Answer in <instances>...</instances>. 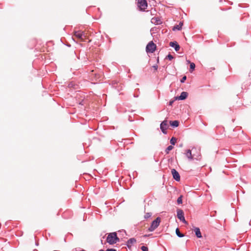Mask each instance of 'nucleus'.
<instances>
[{"instance_id":"f257e3e1","label":"nucleus","mask_w":251,"mask_h":251,"mask_svg":"<svg viewBox=\"0 0 251 251\" xmlns=\"http://www.w3.org/2000/svg\"><path fill=\"white\" fill-rule=\"evenodd\" d=\"M106 241L109 244L113 245L120 241V239L118 237L117 233L113 232L108 234L106 238Z\"/></svg>"},{"instance_id":"f03ea898","label":"nucleus","mask_w":251,"mask_h":251,"mask_svg":"<svg viewBox=\"0 0 251 251\" xmlns=\"http://www.w3.org/2000/svg\"><path fill=\"white\" fill-rule=\"evenodd\" d=\"M160 223V217H157L151 222L150 226L148 228V230L150 232L153 231L159 226Z\"/></svg>"},{"instance_id":"7ed1b4c3","label":"nucleus","mask_w":251,"mask_h":251,"mask_svg":"<svg viewBox=\"0 0 251 251\" xmlns=\"http://www.w3.org/2000/svg\"><path fill=\"white\" fill-rule=\"evenodd\" d=\"M156 48V45L152 42H150L147 45L146 50L147 53H153Z\"/></svg>"},{"instance_id":"20e7f679","label":"nucleus","mask_w":251,"mask_h":251,"mask_svg":"<svg viewBox=\"0 0 251 251\" xmlns=\"http://www.w3.org/2000/svg\"><path fill=\"white\" fill-rule=\"evenodd\" d=\"M137 4L141 11H145L148 7V2L146 0H138Z\"/></svg>"},{"instance_id":"39448f33","label":"nucleus","mask_w":251,"mask_h":251,"mask_svg":"<svg viewBox=\"0 0 251 251\" xmlns=\"http://www.w3.org/2000/svg\"><path fill=\"white\" fill-rule=\"evenodd\" d=\"M177 218L184 224H187V222L185 219L184 214L182 210L177 209L176 210Z\"/></svg>"},{"instance_id":"423d86ee","label":"nucleus","mask_w":251,"mask_h":251,"mask_svg":"<svg viewBox=\"0 0 251 251\" xmlns=\"http://www.w3.org/2000/svg\"><path fill=\"white\" fill-rule=\"evenodd\" d=\"M185 155L186 156V157L190 160H192V159H196L197 160H200L201 158L199 157V156H200L201 155H198V156H197L196 157H195V154H193L192 155V152H191V151L190 150H187L186 151V152L185 153Z\"/></svg>"},{"instance_id":"0eeeda50","label":"nucleus","mask_w":251,"mask_h":251,"mask_svg":"<svg viewBox=\"0 0 251 251\" xmlns=\"http://www.w3.org/2000/svg\"><path fill=\"white\" fill-rule=\"evenodd\" d=\"M168 127V122L167 120H164L161 122L160 125V129L162 132V133L164 134H167L166 129Z\"/></svg>"},{"instance_id":"6e6552de","label":"nucleus","mask_w":251,"mask_h":251,"mask_svg":"<svg viewBox=\"0 0 251 251\" xmlns=\"http://www.w3.org/2000/svg\"><path fill=\"white\" fill-rule=\"evenodd\" d=\"M171 173L173 178L176 181H179L180 180V176L178 172L176 169H173L171 170Z\"/></svg>"},{"instance_id":"1a4fd4ad","label":"nucleus","mask_w":251,"mask_h":251,"mask_svg":"<svg viewBox=\"0 0 251 251\" xmlns=\"http://www.w3.org/2000/svg\"><path fill=\"white\" fill-rule=\"evenodd\" d=\"M188 94L186 92H182L179 96L175 97V100H185L188 97Z\"/></svg>"},{"instance_id":"9d476101","label":"nucleus","mask_w":251,"mask_h":251,"mask_svg":"<svg viewBox=\"0 0 251 251\" xmlns=\"http://www.w3.org/2000/svg\"><path fill=\"white\" fill-rule=\"evenodd\" d=\"M169 45L171 47L174 48L176 51H178L180 49V46L176 41L171 42Z\"/></svg>"},{"instance_id":"9b49d317","label":"nucleus","mask_w":251,"mask_h":251,"mask_svg":"<svg viewBox=\"0 0 251 251\" xmlns=\"http://www.w3.org/2000/svg\"><path fill=\"white\" fill-rule=\"evenodd\" d=\"M136 242V240L134 238H131L128 240L126 245L128 248H130L132 245Z\"/></svg>"},{"instance_id":"f8f14e48","label":"nucleus","mask_w":251,"mask_h":251,"mask_svg":"<svg viewBox=\"0 0 251 251\" xmlns=\"http://www.w3.org/2000/svg\"><path fill=\"white\" fill-rule=\"evenodd\" d=\"M74 35L80 39H82L83 36H84V32H81V31H75L74 32Z\"/></svg>"},{"instance_id":"ddd939ff","label":"nucleus","mask_w":251,"mask_h":251,"mask_svg":"<svg viewBox=\"0 0 251 251\" xmlns=\"http://www.w3.org/2000/svg\"><path fill=\"white\" fill-rule=\"evenodd\" d=\"M194 231L197 238H201L202 237L200 229L199 227H195Z\"/></svg>"},{"instance_id":"4468645a","label":"nucleus","mask_w":251,"mask_h":251,"mask_svg":"<svg viewBox=\"0 0 251 251\" xmlns=\"http://www.w3.org/2000/svg\"><path fill=\"white\" fill-rule=\"evenodd\" d=\"M182 25L183 23L182 22H180L178 25H176L173 27V30H180L182 28Z\"/></svg>"},{"instance_id":"2eb2a0df","label":"nucleus","mask_w":251,"mask_h":251,"mask_svg":"<svg viewBox=\"0 0 251 251\" xmlns=\"http://www.w3.org/2000/svg\"><path fill=\"white\" fill-rule=\"evenodd\" d=\"M151 22L155 25H159L161 24L160 19L157 17H153L151 19Z\"/></svg>"},{"instance_id":"dca6fc26","label":"nucleus","mask_w":251,"mask_h":251,"mask_svg":"<svg viewBox=\"0 0 251 251\" xmlns=\"http://www.w3.org/2000/svg\"><path fill=\"white\" fill-rule=\"evenodd\" d=\"M170 125L173 127H176L179 126V122L177 120L170 121Z\"/></svg>"},{"instance_id":"f3484780","label":"nucleus","mask_w":251,"mask_h":251,"mask_svg":"<svg viewBox=\"0 0 251 251\" xmlns=\"http://www.w3.org/2000/svg\"><path fill=\"white\" fill-rule=\"evenodd\" d=\"M176 235L178 237H183L184 236V235L181 233L178 229V228H176Z\"/></svg>"},{"instance_id":"a211bd4d","label":"nucleus","mask_w":251,"mask_h":251,"mask_svg":"<svg viewBox=\"0 0 251 251\" xmlns=\"http://www.w3.org/2000/svg\"><path fill=\"white\" fill-rule=\"evenodd\" d=\"M195 64L194 63H190V72H192L195 68Z\"/></svg>"},{"instance_id":"6ab92c4d","label":"nucleus","mask_w":251,"mask_h":251,"mask_svg":"<svg viewBox=\"0 0 251 251\" xmlns=\"http://www.w3.org/2000/svg\"><path fill=\"white\" fill-rule=\"evenodd\" d=\"M173 149V147L172 145L169 146L165 150V152L166 154H168L169 151Z\"/></svg>"},{"instance_id":"aec40b11","label":"nucleus","mask_w":251,"mask_h":251,"mask_svg":"<svg viewBox=\"0 0 251 251\" xmlns=\"http://www.w3.org/2000/svg\"><path fill=\"white\" fill-rule=\"evenodd\" d=\"M176 141V138L173 137L170 140V143L172 145H175Z\"/></svg>"},{"instance_id":"412c9836","label":"nucleus","mask_w":251,"mask_h":251,"mask_svg":"<svg viewBox=\"0 0 251 251\" xmlns=\"http://www.w3.org/2000/svg\"><path fill=\"white\" fill-rule=\"evenodd\" d=\"M152 215V213H151V212H147L146 213H145V215H144V218L145 219H147L149 218H150Z\"/></svg>"},{"instance_id":"4be33fe9","label":"nucleus","mask_w":251,"mask_h":251,"mask_svg":"<svg viewBox=\"0 0 251 251\" xmlns=\"http://www.w3.org/2000/svg\"><path fill=\"white\" fill-rule=\"evenodd\" d=\"M182 196L179 197L177 200V202L178 204H181L182 203Z\"/></svg>"},{"instance_id":"5701e85b","label":"nucleus","mask_w":251,"mask_h":251,"mask_svg":"<svg viewBox=\"0 0 251 251\" xmlns=\"http://www.w3.org/2000/svg\"><path fill=\"white\" fill-rule=\"evenodd\" d=\"M141 249L142 251H148V248L145 246H142Z\"/></svg>"},{"instance_id":"b1692460","label":"nucleus","mask_w":251,"mask_h":251,"mask_svg":"<svg viewBox=\"0 0 251 251\" xmlns=\"http://www.w3.org/2000/svg\"><path fill=\"white\" fill-rule=\"evenodd\" d=\"M166 58L170 60H172L174 58V57L172 55L169 53L166 57Z\"/></svg>"},{"instance_id":"393cba45","label":"nucleus","mask_w":251,"mask_h":251,"mask_svg":"<svg viewBox=\"0 0 251 251\" xmlns=\"http://www.w3.org/2000/svg\"><path fill=\"white\" fill-rule=\"evenodd\" d=\"M187 77L186 76H183L182 78L180 79L181 83H184L185 81L186 80Z\"/></svg>"},{"instance_id":"a878e982","label":"nucleus","mask_w":251,"mask_h":251,"mask_svg":"<svg viewBox=\"0 0 251 251\" xmlns=\"http://www.w3.org/2000/svg\"><path fill=\"white\" fill-rule=\"evenodd\" d=\"M175 100H176L175 99L170 100L169 102V105H170V106L172 105V104L174 103V102Z\"/></svg>"},{"instance_id":"bb28decb","label":"nucleus","mask_w":251,"mask_h":251,"mask_svg":"<svg viewBox=\"0 0 251 251\" xmlns=\"http://www.w3.org/2000/svg\"><path fill=\"white\" fill-rule=\"evenodd\" d=\"M105 251H117L115 249H108Z\"/></svg>"},{"instance_id":"cd10ccee","label":"nucleus","mask_w":251,"mask_h":251,"mask_svg":"<svg viewBox=\"0 0 251 251\" xmlns=\"http://www.w3.org/2000/svg\"><path fill=\"white\" fill-rule=\"evenodd\" d=\"M152 67L154 69V70H157L158 69V66L157 65H154Z\"/></svg>"},{"instance_id":"c85d7f7f","label":"nucleus","mask_w":251,"mask_h":251,"mask_svg":"<svg viewBox=\"0 0 251 251\" xmlns=\"http://www.w3.org/2000/svg\"><path fill=\"white\" fill-rule=\"evenodd\" d=\"M151 234H145L143 237H149L151 235Z\"/></svg>"},{"instance_id":"c756f323","label":"nucleus","mask_w":251,"mask_h":251,"mask_svg":"<svg viewBox=\"0 0 251 251\" xmlns=\"http://www.w3.org/2000/svg\"><path fill=\"white\" fill-rule=\"evenodd\" d=\"M219 1L220 2H222L223 1V0H219ZM224 1L225 2H228L227 1H226V0H224Z\"/></svg>"},{"instance_id":"7c9ffc66","label":"nucleus","mask_w":251,"mask_h":251,"mask_svg":"<svg viewBox=\"0 0 251 251\" xmlns=\"http://www.w3.org/2000/svg\"><path fill=\"white\" fill-rule=\"evenodd\" d=\"M35 245H36V246H38L39 245L38 242H36L35 243Z\"/></svg>"},{"instance_id":"2f4dec72","label":"nucleus","mask_w":251,"mask_h":251,"mask_svg":"<svg viewBox=\"0 0 251 251\" xmlns=\"http://www.w3.org/2000/svg\"><path fill=\"white\" fill-rule=\"evenodd\" d=\"M187 63H190V61L189 60H187Z\"/></svg>"},{"instance_id":"473e14b6","label":"nucleus","mask_w":251,"mask_h":251,"mask_svg":"<svg viewBox=\"0 0 251 251\" xmlns=\"http://www.w3.org/2000/svg\"><path fill=\"white\" fill-rule=\"evenodd\" d=\"M180 146V147H181L182 146V144L180 145V146Z\"/></svg>"}]
</instances>
